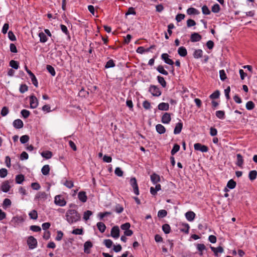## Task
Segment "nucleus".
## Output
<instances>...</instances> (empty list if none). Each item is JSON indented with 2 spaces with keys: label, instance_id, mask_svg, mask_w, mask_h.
I'll return each instance as SVG.
<instances>
[{
  "label": "nucleus",
  "instance_id": "a211bd4d",
  "mask_svg": "<svg viewBox=\"0 0 257 257\" xmlns=\"http://www.w3.org/2000/svg\"><path fill=\"white\" fill-rule=\"evenodd\" d=\"M178 53L181 57H185L187 54V51L185 47L182 46L178 48Z\"/></svg>",
  "mask_w": 257,
  "mask_h": 257
},
{
  "label": "nucleus",
  "instance_id": "5701e85b",
  "mask_svg": "<svg viewBox=\"0 0 257 257\" xmlns=\"http://www.w3.org/2000/svg\"><path fill=\"white\" fill-rule=\"evenodd\" d=\"M156 128L157 132L160 134H164L166 132L165 127L161 124H157L156 126Z\"/></svg>",
  "mask_w": 257,
  "mask_h": 257
},
{
  "label": "nucleus",
  "instance_id": "72a5a7b5",
  "mask_svg": "<svg viewBox=\"0 0 257 257\" xmlns=\"http://www.w3.org/2000/svg\"><path fill=\"white\" fill-rule=\"evenodd\" d=\"M162 229L166 234H168L170 233L171 228L169 224H165L162 226Z\"/></svg>",
  "mask_w": 257,
  "mask_h": 257
},
{
  "label": "nucleus",
  "instance_id": "f257e3e1",
  "mask_svg": "<svg viewBox=\"0 0 257 257\" xmlns=\"http://www.w3.org/2000/svg\"><path fill=\"white\" fill-rule=\"evenodd\" d=\"M66 218L69 223L72 224L78 221L80 218V216L76 210L70 209L66 213Z\"/></svg>",
  "mask_w": 257,
  "mask_h": 257
},
{
  "label": "nucleus",
  "instance_id": "4be33fe9",
  "mask_svg": "<svg viewBox=\"0 0 257 257\" xmlns=\"http://www.w3.org/2000/svg\"><path fill=\"white\" fill-rule=\"evenodd\" d=\"M237 161L236 164L237 166L241 167L243 164V159L242 156L240 154H238L236 155Z\"/></svg>",
  "mask_w": 257,
  "mask_h": 257
},
{
  "label": "nucleus",
  "instance_id": "c756f323",
  "mask_svg": "<svg viewBox=\"0 0 257 257\" xmlns=\"http://www.w3.org/2000/svg\"><path fill=\"white\" fill-rule=\"evenodd\" d=\"M157 70L159 72L163 75H167L168 74V72L164 69V67L162 65L158 66L157 68Z\"/></svg>",
  "mask_w": 257,
  "mask_h": 257
},
{
  "label": "nucleus",
  "instance_id": "ddd939ff",
  "mask_svg": "<svg viewBox=\"0 0 257 257\" xmlns=\"http://www.w3.org/2000/svg\"><path fill=\"white\" fill-rule=\"evenodd\" d=\"M11 186L9 181H6L3 182L1 186L2 190L4 192H8L10 189Z\"/></svg>",
  "mask_w": 257,
  "mask_h": 257
},
{
  "label": "nucleus",
  "instance_id": "c9c22d12",
  "mask_svg": "<svg viewBox=\"0 0 257 257\" xmlns=\"http://www.w3.org/2000/svg\"><path fill=\"white\" fill-rule=\"evenodd\" d=\"M254 104L251 101H249L246 103V108L247 110H252L254 108Z\"/></svg>",
  "mask_w": 257,
  "mask_h": 257
},
{
  "label": "nucleus",
  "instance_id": "dca6fc26",
  "mask_svg": "<svg viewBox=\"0 0 257 257\" xmlns=\"http://www.w3.org/2000/svg\"><path fill=\"white\" fill-rule=\"evenodd\" d=\"M13 125L16 128H21L23 127L24 124L22 120L18 119L14 120Z\"/></svg>",
  "mask_w": 257,
  "mask_h": 257
},
{
  "label": "nucleus",
  "instance_id": "4d7b16f0",
  "mask_svg": "<svg viewBox=\"0 0 257 257\" xmlns=\"http://www.w3.org/2000/svg\"><path fill=\"white\" fill-rule=\"evenodd\" d=\"M123 210V208L119 204H117L115 207V211L118 213H120Z\"/></svg>",
  "mask_w": 257,
  "mask_h": 257
},
{
  "label": "nucleus",
  "instance_id": "1a4fd4ad",
  "mask_svg": "<svg viewBox=\"0 0 257 257\" xmlns=\"http://www.w3.org/2000/svg\"><path fill=\"white\" fill-rule=\"evenodd\" d=\"M169 56L167 53H163L161 55L162 59L165 61V62L169 65H173L174 64L173 61L169 58Z\"/></svg>",
  "mask_w": 257,
  "mask_h": 257
},
{
  "label": "nucleus",
  "instance_id": "2eb2a0df",
  "mask_svg": "<svg viewBox=\"0 0 257 257\" xmlns=\"http://www.w3.org/2000/svg\"><path fill=\"white\" fill-rule=\"evenodd\" d=\"M79 199L82 202H85L87 201V196L86 193L84 191L80 192L78 194Z\"/></svg>",
  "mask_w": 257,
  "mask_h": 257
},
{
  "label": "nucleus",
  "instance_id": "c85d7f7f",
  "mask_svg": "<svg viewBox=\"0 0 257 257\" xmlns=\"http://www.w3.org/2000/svg\"><path fill=\"white\" fill-rule=\"evenodd\" d=\"M39 37L40 38V41L41 43H45L47 41L46 35L43 32L39 33Z\"/></svg>",
  "mask_w": 257,
  "mask_h": 257
},
{
  "label": "nucleus",
  "instance_id": "864d4df0",
  "mask_svg": "<svg viewBox=\"0 0 257 257\" xmlns=\"http://www.w3.org/2000/svg\"><path fill=\"white\" fill-rule=\"evenodd\" d=\"M219 91L218 90H216L210 95V98L211 99L217 98L219 97Z\"/></svg>",
  "mask_w": 257,
  "mask_h": 257
},
{
  "label": "nucleus",
  "instance_id": "bf43d9fd",
  "mask_svg": "<svg viewBox=\"0 0 257 257\" xmlns=\"http://www.w3.org/2000/svg\"><path fill=\"white\" fill-rule=\"evenodd\" d=\"M30 229L35 232H39L41 230V228L40 226L37 225H32L30 227Z\"/></svg>",
  "mask_w": 257,
  "mask_h": 257
},
{
  "label": "nucleus",
  "instance_id": "f704fd0d",
  "mask_svg": "<svg viewBox=\"0 0 257 257\" xmlns=\"http://www.w3.org/2000/svg\"><path fill=\"white\" fill-rule=\"evenodd\" d=\"M257 172L255 170L251 171L249 173V178L250 180H253L256 178Z\"/></svg>",
  "mask_w": 257,
  "mask_h": 257
},
{
  "label": "nucleus",
  "instance_id": "473e14b6",
  "mask_svg": "<svg viewBox=\"0 0 257 257\" xmlns=\"http://www.w3.org/2000/svg\"><path fill=\"white\" fill-rule=\"evenodd\" d=\"M157 79H158V82L160 83V84L163 87H165L166 86V82L164 78L161 76H158L157 77Z\"/></svg>",
  "mask_w": 257,
  "mask_h": 257
},
{
  "label": "nucleus",
  "instance_id": "6e6552de",
  "mask_svg": "<svg viewBox=\"0 0 257 257\" xmlns=\"http://www.w3.org/2000/svg\"><path fill=\"white\" fill-rule=\"evenodd\" d=\"M30 107L32 108H35L38 105V100L36 96L32 95L30 97Z\"/></svg>",
  "mask_w": 257,
  "mask_h": 257
},
{
  "label": "nucleus",
  "instance_id": "774afa93",
  "mask_svg": "<svg viewBox=\"0 0 257 257\" xmlns=\"http://www.w3.org/2000/svg\"><path fill=\"white\" fill-rule=\"evenodd\" d=\"M31 187L34 189L36 190H38L40 188V185L38 183H32L31 184Z\"/></svg>",
  "mask_w": 257,
  "mask_h": 257
},
{
  "label": "nucleus",
  "instance_id": "6e6d98bb",
  "mask_svg": "<svg viewBox=\"0 0 257 257\" xmlns=\"http://www.w3.org/2000/svg\"><path fill=\"white\" fill-rule=\"evenodd\" d=\"M130 226H131L130 223L128 222H127V223L122 224L120 226V228H121V229L125 231V230H128L129 228H130Z\"/></svg>",
  "mask_w": 257,
  "mask_h": 257
},
{
  "label": "nucleus",
  "instance_id": "c03bdc74",
  "mask_svg": "<svg viewBox=\"0 0 257 257\" xmlns=\"http://www.w3.org/2000/svg\"><path fill=\"white\" fill-rule=\"evenodd\" d=\"M224 112L222 110H218L216 112V116L220 118V119H223L224 118Z\"/></svg>",
  "mask_w": 257,
  "mask_h": 257
},
{
  "label": "nucleus",
  "instance_id": "a18cd8bd",
  "mask_svg": "<svg viewBox=\"0 0 257 257\" xmlns=\"http://www.w3.org/2000/svg\"><path fill=\"white\" fill-rule=\"evenodd\" d=\"M103 243L107 248H110L113 244L112 241L109 239L104 240Z\"/></svg>",
  "mask_w": 257,
  "mask_h": 257
},
{
  "label": "nucleus",
  "instance_id": "cd10ccee",
  "mask_svg": "<svg viewBox=\"0 0 257 257\" xmlns=\"http://www.w3.org/2000/svg\"><path fill=\"white\" fill-rule=\"evenodd\" d=\"M97 226L98 229L101 232L103 233L105 231V229H106V226H105V225L103 223H102L101 222H98L97 223Z\"/></svg>",
  "mask_w": 257,
  "mask_h": 257
},
{
  "label": "nucleus",
  "instance_id": "a19ab883",
  "mask_svg": "<svg viewBox=\"0 0 257 257\" xmlns=\"http://www.w3.org/2000/svg\"><path fill=\"white\" fill-rule=\"evenodd\" d=\"M92 214V211L87 210L84 213L83 219L85 220L89 219V217Z\"/></svg>",
  "mask_w": 257,
  "mask_h": 257
},
{
  "label": "nucleus",
  "instance_id": "49530a36",
  "mask_svg": "<svg viewBox=\"0 0 257 257\" xmlns=\"http://www.w3.org/2000/svg\"><path fill=\"white\" fill-rule=\"evenodd\" d=\"M114 173H115V175H116L117 176H119V177L122 176L123 174V171L119 167H117L115 168Z\"/></svg>",
  "mask_w": 257,
  "mask_h": 257
},
{
  "label": "nucleus",
  "instance_id": "e2e57ef3",
  "mask_svg": "<svg viewBox=\"0 0 257 257\" xmlns=\"http://www.w3.org/2000/svg\"><path fill=\"white\" fill-rule=\"evenodd\" d=\"M196 25V22L192 19H189L187 21V25L188 27L194 26Z\"/></svg>",
  "mask_w": 257,
  "mask_h": 257
},
{
  "label": "nucleus",
  "instance_id": "58836bf2",
  "mask_svg": "<svg viewBox=\"0 0 257 257\" xmlns=\"http://www.w3.org/2000/svg\"><path fill=\"white\" fill-rule=\"evenodd\" d=\"M29 216L31 219L35 220L38 217L37 212L35 210H33L29 213Z\"/></svg>",
  "mask_w": 257,
  "mask_h": 257
},
{
  "label": "nucleus",
  "instance_id": "9b49d317",
  "mask_svg": "<svg viewBox=\"0 0 257 257\" xmlns=\"http://www.w3.org/2000/svg\"><path fill=\"white\" fill-rule=\"evenodd\" d=\"M202 39L200 35L197 33H194L191 35L190 40L192 42H198Z\"/></svg>",
  "mask_w": 257,
  "mask_h": 257
},
{
  "label": "nucleus",
  "instance_id": "ea45409f",
  "mask_svg": "<svg viewBox=\"0 0 257 257\" xmlns=\"http://www.w3.org/2000/svg\"><path fill=\"white\" fill-rule=\"evenodd\" d=\"M167 214V212L166 210L162 209L159 211L158 213V216L159 217L163 218L165 217Z\"/></svg>",
  "mask_w": 257,
  "mask_h": 257
},
{
  "label": "nucleus",
  "instance_id": "f03ea898",
  "mask_svg": "<svg viewBox=\"0 0 257 257\" xmlns=\"http://www.w3.org/2000/svg\"><path fill=\"white\" fill-rule=\"evenodd\" d=\"M27 242L31 249L36 248L37 246V240L33 236H30L28 238Z\"/></svg>",
  "mask_w": 257,
  "mask_h": 257
},
{
  "label": "nucleus",
  "instance_id": "5fc2aeb1",
  "mask_svg": "<svg viewBox=\"0 0 257 257\" xmlns=\"http://www.w3.org/2000/svg\"><path fill=\"white\" fill-rule=\"evenodd\" d=\"M21 114L24 118H26L29 117L30 113L29 111L26 109H23L21 111Z\"/></svg>",
  "mask_w": 257,
  "mask_h": 257
},
{
  "label": "nucleus",
  "instance_id": "7ed1b4c3",
  "mask_svg": "<svg viewBox=\"0 0 257 257\" xmlns=\"http://www.w3.org/2000/svg\"><path fill=\"white\" fill-rule=\"evenodd\" d=\"M149 91L154 96H159L161 94V91L159 88L155 85H151L149 88Z\"/></svg>",
  "mask_w": 257,
  "mask_h": 257
},
{
  "label": "nucleus",
  "instance_id": "3c124183",
  "mask_svg": "<svg viewBox=\"0 0 257 257\" xmlns=\"http://www.w3.org/2000/svg\"><path fill=\"white\" fill-rule=\"evenodd\" d=\"M219 76L221 80L224 81L226 79V76L224 70H221L219 71Z\"/></svg>",
  "mask_w": 257,
  "mask_h": 257
},
{
  "label": "nucleus",
  "instance_id": "de8ad7c7",
  "mask_svg": "<svg viewBox=\"0 0 257 257\" xmlns=\"http://www.w3.org/2000/svg\"><path fill=\"white\" fill-rule=\"evenodd\" d=\"M29 140V137L27 135L22 136L20 138V142L22 144H25V143H27V142H28Z\"/></svg>",
  "mask_w": 257,
  "mask_h": 257
},
{
  "label": "nucleus",
  "instance_id": "052dcab7",
  "mask_svg": "<svg viewBox=\"0 0 257 257\" xmlns=\"http://www.w3.org/2000/svg\"><path fill=\"white\" fill-rule=\"evenodd\" d=\"M28 90V86L26 84H22L20 87V91L23 93Z\"/></svg>",
  "mask_w": 257,
  "mask_h": 257
},
{
  "label": "nucleus",
  "instance_id": "0eeeda50",
  "mask_svg": "<svg viewBox=\"0 0 257 257\" xmlns=\"http://www.w3.org/2000/svg\"><path fill=\"white\" fill-rule=\"evenodd\" d=\"M111 236L114 238H117L119 236V229L118 226H113L111 230Z\"/></svg>",
  "mask_w": 257,
  "mask_h": 257
},
{
  "label": "nucleus",
  "instance_id": "4c0bfd02",
  "mask_svg": "<svg viewBox=\"0 0 257 257\" xmlns=\"http://www.w3.org/2000/svg\"><path fill=\"white\" fill-rule=\"evenodd\" d=\"M47 69L48 72L53 76H54L56 74L54 68L51 65H47Z\"/></svg>",
  "mask_w": 257,
  "mask_h": 257
},
{
  "label": "nucleus",
  "instance_id": "2f4dec72",
  "mask_svg": "<svg viewBox=\"0 0 257 257\" xmlns=\"http://www.w3.org/2000/svg\"><path fill=\"white\" fill-rule=\"evenodd\" d=\"M24 180V176L23 175H18L16 177V182L18 184H21Z\"/></svg>",
  "mask_w": 257,
  "mask_h": 257
},
{
  "label": "nucleus",
  "instance_id": "e433bc0d",
  "mask_svg": "<svg viewBox=\"0 0 257 257\" xmlns=\"http://www.w3.org/2000/svg\"><path fill=\"white\" fill-rule=\"evenodd\" d=\"M10 65L15 69H18L19 68V63L15 60H11L10 62Z\"/></svg>",
  "mask_w": 257,
  "mask_h": 257
},
{
  "label": "nucleus",
  "instance_id": "79ce46f5",
  "mask_svg": "<svg viewBox=\"0 0 257 257\" xmlns=\"http://www.w3.org/2000/svg\"><path fill=\"white\" fill-rule=\"evenodd\" d=\"M179 149L180 146L178 144H175L171 151V155H174L175 154H176L177 152L179 151Z\"/></svg>",
  "mask_w": 257,
  "mask_h": 257
},
{
  "label": "nucleus",
  "instance_id": "8fccbe9b",
  "mask_svg": "<svg viewBox=\"0 0 257 257\" xmlns=\"http://www.w3.org/2000/svg\"><path fill=\"white\" fill-rule=\"evenodd\" d=\"M115 66V64L112 60H109L107 62L105 67L106 68H109L113 67Z\"/></svg>",
  "mask_w": 257,
  "mask_h": 257
},
{
  "label": "nucleus",
  "instance_id": "423d86ee",
  "mask_svg": "<svg viewBox=\"0 0 257 257\" xmlns=\"http://www.w3.org/2000/svg\"><path fill=\"white\" fill-rule=\"evenodd\" d=\"M194 147L195 150L200 151L203 153L207 152L208 151V148L207 146L199 143L195 144Z\"/></svg>",
  "mask_w": 257,
  "mask_h": 257
},
{
  "label": "nucleus",
  "instance_id": "680f3d73",
  "mask_svg": "<svg viewBox=\"0 0 257 257\" xmlns=\"http://www.w3.org/2000/svg\"><path fill=\"white\" fill-rule=\"evenodd\" d=\"M9 112V109L7 107H4L1 111V115L3 116H6Z\"/></svg>",
  "mask_w": 257,
  "mask_h": 257
},
{
  "label": "nucleus",
  "instance_id": "7c9ffc66",
  "mask_svg": "<svg viewBox=\"0 0 257 257\" xmlns=\"http://www.w3.org/2000/svg\"><path fill=\"white\" fill-rule=\"evenodd\" d=\"M236 185V182L234 181H233L232 179H231L228 182L227 186L229 189H232L235 187Z\"/></svg>",
  "mask_w": 257,
  "mask_h": 257
},
{
  "label": "nucleus",
  "instance_id": "20e7f679",
  "mask_svg": "<svg viewBox=\"0 0 257 257\" xmlns=\"http://www.w3.org/2000/svg\"><path fill=\"white\" fill-rule=\"evenodd\" d=\"M130 183L133 188L135 194L138 195L139 194V190L136 179L135 177L132 178L130 180Z\"/></svg>",
  "mask_w": 257,
  "mask_h": 257
},
{
  "label": "nucleus",
  "instance_id": "393cba45",
  "mask_svg": "<svg viewBox=\"0 0 257 257\" xmlns=\"http://www.w3.org/2000/svg\"><path fill=\"white\" fill-rule=\"evenodd\" d=\"M41 156L46 159H50L52 157V153L51 151H47L42 152L41 153Z\"/></svg>",
  "mask_w": 257,
  "mask_h": 257
},
{
  "label": "nucleus",
  "instance_id": "0e129e2a",
  "mask_svg": "<svg viewBox=\"0 0 257 257\" xmlns=\"http://www.w3.org/2000/svg\"><path fill=\"white\" fill-rule=\"evenodd\" d=\"M197 12V10L193 8H190L187 10V13L189 15L196 14Z\"/></svg>",
  "mask_w": 257,
  "mask_h": 257
},
{
  "label": "nucleus",
  "instance_id": "338daca9",
  "mask_svg": "<svg viewBox=\"0 0 257 257\" xmlns=\"http://www.w3.org/2000/svg\"><path fill=\"white\" fill-rule=\"evenodd\" d=\"M8 37L11 41H14L16 40V37L12 31L9 32Z\"/></svg>",
  "mask_w": 257,
  "mask_h": 257
},
{
  "label": "nucleus",
  "instance_id": "09e8293b",
  "mask_svg": "<svg viewBox=\"0 0 257 257\" xmlns=\"http://www.w3.org/2000/svg\"><path fill=\"white\" fill-rule=\"evenodd\" d=\"M8 174V171L5 168L0 169V177L1 178H5Z\"/></svg>",
  "mask_w": 257,
  "mask_h": 257
},
{
  "label": "nucleus",
  "instance_id": "69168bd1",
  "mask_svg": "<svg viewBox=\"0 0 257 257\" xmlns=\"http://www.w3.org/2000/svg\"><path fill=\"white\" fill-rule=\"evenodd\" d=\"M57 234L56 237V240H58V241H60V240L62 239V238L63 237V233L61 231H58L57 232Z\"/></svg>",
  "mask_w": 257,
  "mask_h": 257
},
{
  "label": "nucleus",
  "instance_id": "39448f33",
  "mask_svg": "<svg viewBox=\"0 0 257 257\" xmlns=\"http://www.w3.org/2000/svg\"><path fill=\"white\" fill-rule=\"evenodd\" d=\"M47 194L45 192H39L35 197V200L37 201H44L47 199Z\"/></svg>",
  "mask_w": 257,
  "mask_h": 257
},
{
  "label": "nucleus",
  "instance_id": "f3484780",
  "mask_svg": "<svg viewBox=\"0 0 257 257\" xmlns=\"http://www.w3.org/2000/svg\"><path fill=\"white\" fill-rule=\"evenodd\" d=\"M210 248L212 251L214 253L216 256L218 255V253H222L223 252V248L221 246H218L217 247H214L211 246Z\"/></svg>",
  "mask_w": 257,
  "mask_h": 257
},
{
  "label": "nucleus",
  "instance_id": "f8f14e48",
  "mask_svg": "<svg viewBox=\"0 0 257 257\" xmlns=\"http://www.w3.org/2000/svg\"><path fill=\"white\" fill-rule=\"evenodd\" d=\"M171 115L170 113L166 112L162 117V122L163 123H169L171 121Z\"/></svg>",
  "mask_w": 257,
  "mask_h": 257
},
{
  "label": "nucleus",
  "instance_id": "13d9d810",
  "mask_svg": "<svg viewBox=\"0 0 257 257\" xmlns=\"http://www.w3.org/2000/svg\"><path fill=\"white\" fill-rule=\"evenodd\" d=\"M111 212H103V213H99L98 214V217H99L100 218V219H102L103 217H104L105 216H107V215H111Z\"/></svg>",
  "mask_w": 257,
  "mask_h": 257
},
{
  "label": "nucleus",
  "instance_id": "412c9836",
  "mask_svg": "<svg viewBox=\"0 0 257 257\" xmlns=\"http://www.w3.org/2000/svg\"><path fill=\"white\" fill-rule=\"evenodd\" d=\"M169 104L168 103L162 102L158 105V109L161 110H168Z\"/></svg>",
  "mask_w": 257,
  "mask_h": 257
},
{
  "label": "nucleus",
  "instance_id": "37998d69",
  "mask_svg": "<svg viewBox=\"0 0 257 257\" xmlns=\"http://www.w3.org/2000/svg\"><path fill=\"white\" fill-rule=\"evenodd\" d=\"M211 11L212 12L217 13H218L220 11V6L218 4H216L214 5L211 8Z\"/></svg>",
  "mask_w": 257,
  "mask_h": 257
},
{
  "label": "nucleus",
  "instance_id": "9d476101",
  "mask_svg": "<svg viewBox=\"0 0 257 257\" xmlns=\"http://www.w3.org/2000/svg\"><path fill=\"white\" fill-rule=\"evenodd\" d=\"M55 203L61 206H63L66 204V201L59 195H57L55 197Z\"/></svg>",
  "mask_w": 257,
  "mask_h": 257
},
{
  "label": "nucleus",
  "instance_id": "6ab92c4d",
  "mask_svg": "<svg viewBox=\"0 0 257 257\" xmlns=\"http://www.w3.org/2000/svg\"><path fill=\"white\" fill-rule=\"evenodd\" d=\"M151 180L154 184H156L160 181V177L159 175L154 173L151 176Z\"/></svg>",
  "mask_w": 257,
  "mask_h": 257
},
{
  "label": "nucleus",
  "instance_id": "4468645a",
  "mask_svg": "<svg viewBox=\"0 0 257 257\" xmlns=\"http://www.w3.org/2000/svg\"><path fill=\"white\" fill-rule=\"evenodd\" d=\"M92 247V243L90 241H87L84 243V251L86 253H89L90 248Z\"/></svg>",
  "mask_w": 257,
  "mask_h": 257
},
{
  "label": "nucleus",
  "instance_id": "b1692460",
  "mask_svg": "<svg viewBox=\"0 0 257 257\" xmlns=\"http://www.w3.org/2000/svg\"><path fill=\"white\" fill-rule=\"evenodd\" d=\"M183 127V124L181 122H178L176 124V125L175 127L174 133L175 134H179L182 129Z\"/></svg>",
  "mask_w": 257,
  "mask_h": 257
},
{
  "label": "nucleus",
  "instance_id": "a878e982",
  "mask_svg": "<svg viewBox=\"0 0 257 257\" xmlns=\"http://www.w3.org/2000/svg\"><path fill=\"white\" fill-rule=\"evenodd\" d=\"M203 52L201 49L195 50L193 53V56L196 59H198L202 57Z\"/></svg>",
  "mask_w": 257,
  "mask_h": 257
},
{
  "label": "nucleus",
  "instance_id": "bb28decb",
  "mask_svg": "<svg viewBox=\"0 0 257 257\" xmlns=\"http://www.w3.org/2000/svg\"><path fill=\"white\" fill-rule=\"evenodd\" d=\"M42 173L44 175H47L50 172V167L48 165H44L41 170Z\"/></svg>",
  "mask_w": 257,
  "mask_h": 257
},
{
  "label": "nucleus",
  "instance_id": "aec40b11",
  "mask_svg": "<svg viewBox=\"0 0 257 257\" xmlns=\"http://www.w3.org/2000/svg\"><path fill=\"white\" fill-rule=\"evenodd\" d=\"M185 216L188 221H192L195 218V214L192 211H188L186 213Z\"/></svg>",
  "mask_w": 257,
  "mask_h": 257
},
{
  "label": "nucleus",
  "instance_id": "603ef678",
  "mask_svg": "<svg viewBox=\"0 0 257 257\" xmlns=\"http://www.w3.org/2000/svg\"><path fill=\"white\" fill-rule=\"evenodd\" d=\"M202 11L204 15H209L210 14V11L206 6H203L202 7Z\"/></svg>",
  "mask_w": 257,
  "mask_h": 257
}]
</instances>
